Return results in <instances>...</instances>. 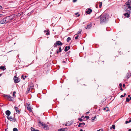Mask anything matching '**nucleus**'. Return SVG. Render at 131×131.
Wrapping results in <instances>:
<instances>
[{
    "label": "nucleus",
    "instance_id": "nucleus-56",
    "mask_svg": "<svg viewBox=\"0 0 131 131\" xmlns=\"http://www.w3.org/2000/svg\"><path fill=\"white\" fill-rule=\"evenodd\" d=\"M125 85L124 84H123V87H125Z\"/></svg>",
    "mask_w": 131,
    "mask_h": 131
},
{
    "label": "nucleus",
    "instance_id": "nucleus-59",
    "mask_svg": "<svg viewBox=\"0 0 131 131\" xmlns=\"http://www.w3.org/2000/svg\"><path fill=\"white\" fill-rule=\"evenodd\" d=\"M62 130L61 129H59L58 130V131H61V130Z\"/></svg>",
    "mask_w": 131,
    "mask_h": 131
},
{
    "label": "nucleus",
    "instance_id": "nucleus-28",
    "mask_svg": "<svg viewBox=\"0 0 131 131\" xmlns=\"http://www.w3.org/2000/svg\"><path fill=\"white\" fill-rule=\"evenodd\" d=\"M130 101V99L128 97L126 98V101L127 102H129Z\"/></svg>",
    "mask_w": 131,
    "mask_h": 131
},
{
    "label": "nucleus",
    "instance_id": "nucleus-8",
    "mask_svg": "<svg viewBox=\"0 0 131 131\" xmlns=\"http://www.w3.org/2000/svg\"><path fill=\"white\" fill-rule=\"evenodd\" d=\"M42 126H43V128L47 130L48 129V126L46 124L42 123Z\"/></svg>",
    "mask_w": 131,
    "mask_h": 131
},
{
    "label": "nucleus",
    "instance_id": "nucleus-4",
    "mask_svg": "<svg viewBox=\"0 0 131 131\" xmlns=\"http://www.w3.org/2000/svg\"><path fill=\"white\" fill-rule=\"evenodd\" d=\"M14 80L15 83H18L20 81V78L18 77H16L15 76H14Z\"/></svg>",
    "mask_w": 131,
    "mask_h": 131
},
{
    "label": "nucleus",
    "instance_id": "nucleus-18",
    "mask_svg": "<svg viewBox=\"0 0 131 131\" xmlns=\"http://www.w3.org/2000/svg\"><path fill=\"white\" fill-rule=\"evenodd\" d=\"M115 126L114 124H113L112 125V126H111L110 128V129H112V128L113 129H115Z\"/></svg>",
    "mask_w": 131,
    "mask_h": 131
},
{
    "label": "nucleus",
    "instance_id": "nucleus-10",
    "mask_svg": "<svg viewBox=\"0 0 131 131\" xmlns=\"http://www.w3.org/2000/svg\"><path fill=\"white\" fill-rule=\"evenodd\" d=\"M5 113L7 116H9L11 114V112L10 111L7 110L6 111Z\"/></svg>",
    "mask_w": 131,
    "mask_h": 131
},
{
    "label": "nucleus",
    "instance_id": "nucleus-26",
    "mask_svg": "<svg viewBox=\"0 0 131 131\" xmlns=\"http://www.w3.org/2000/svg\"><path fill=\"white\" fill-rule=\"evenodd\" d=\"M58 50L59 51V52H60L61 51L62 49H61V46H60L59 47Z\"/></svg>",
    "mask_w": 131,
    "mask_h": 131
},
{
    "label": "nucleus",
    "instance_id": "nucleus-1",
    "mask_svg": "<svg viewBox=\"0 0 131 131\" xmlns=\"http://www.w3.org/2000/svg\"><path fill=\"white\" fill-rule=\"evenodd\" d=\"M109 17V15L107 13H105L103 15H101L98 18H100V23H105L108 21Z\"/></svg>",
    "mask_w": 131,
    "mask_h": 131
},
{
    "label": "nucleus",
    "instance_id": "nucleus-32",
    "mask_svg": "<svg viewBox=\"0 0 131 131\" xmlns=\"http://www.w3.org/2000/svg\"><path fill=\"white\" fill-rule=\"evenodd\" d=\"M16 92L15 91H14L13 94V96H15V94L16 93Z\"/></svg>",
    "mask_w": 131,
    "mask_h": 131
},
{
    "label": "nucleus",
    "instance_id": "nucleus-54",
    "mask_svg": "<svg viewBox=\"0 0 131 131\" xmlns=\"http://www.w3.org/2000/svg\"><path fill=\"white\" fill-rule=\"evenodd\" d=\"M77 0H73V2H75L77 1Z\"/></svg>",
    "mask_w": 131,
    "mask_h": 131
},
{
    "label": "nucleus",
    "instance_id": "nucleus-30",
    "mask_svg": "<svg viewBox=\"0 0 131 131\" xmlns=\"http://www.w3.org/2000/svg\"><path fill=\"white\" fill-rule=\"evenodd\" d=\"M31 131H35V129L34 128H33L32 127H31Z\"/></svg>",
    "mask_w": 131,
    "mask_h": 131
},
{
    "label": "nucleus",
    "instance_id": "nucleus-38",
    "mask_svg": "<svg viewBox=\"0 0 131 131\" xmlns=\"http://www.w3.org/2000/svg\"><path fill=\"white\" fill-rule=\"evenodd\" d=\"M78 13H76L75 14V15H78V17L79 16H80V15L79 14H78Z\"/></svg>",
    "mask_w": 131,
    "mask_h": 131
},
{
    "label": "nucleus",
    "instance_id": "nucleus-60",
    "mask_svg": "<svg viewBox=\"0 0 131 131\" xmlns=\"http://www.w3.org/2000/svg\"><path fill=\"white\" fill-rule=\"evenodd\" d=\"M2 8V7L0 5V9Z\"/></svg>",
    "mask_w": 131,
    "mask_h": 131
},
{
    "label": "nucleus",
    "instance_id": "nucleus-51",
    "mask_svg": "<svg viewBox=\"0 0 131 131\" xmlns=\"http://www.w3.org/2000/svg\"><path fill=\"white\" fill-rule=\"evenodd\" d=\"M128 121L129 122V123L131 122V118L130 119L129 121Z\"/></svg>",
    "mask_w": 131,
    "mask_h": 131
},
{
    "label": "nucleus",
    "instance_id": "nucleus-5",
    "mask_svg": "<svg viewBox=\"0 0 131 131\" xmlns=\"http://www.w3.org/2000/svg\"><path fill=\"white\" fill-rule=\"evenodd\" d=\"M26 108L28 111H29L30 112H31L32 111V108H31L30 106V105L29 103H27L26 104Z\"/></svg>",
    "mask_w": 131,
    "mask_h": 131
},
{
    "label": "nucleus",
    "instance_id": "nucleus-3",
    "mask_svg": "<svg viewBox=\"0 0 131 131\" xmlns=\"http://www.w3.org/2000/svg\"><path fill=\"white\" fill-rule=\"evenodd\" d=\"M33 88V85H32V84L31 86H28L27 89V90L26 92V94H28L29 92H30L31 89H32Z\"/></svg>",
    "mask_w": 131,
    "mask_h": 131
},
{
    "label": "nucleus",
    "instance_id": "nucleus-17",
    "mask_svg": "<svg viewBox=\"0 0 131 131\" xmlns=\"http://www.w3.org/2000/svg\"><path fill=\"white\" fill-rule=\"evenodd\" d=\"M6 69L5 68V66H0V69L2 70L3 71L4 70Z\"/></svg>",
    "mask_w": 131,
    "mask_h": 131
},
{
    "label": "nucleus",
    "instance_id": "nucleus-57",
    "mask_svg": "<svg viewBox=\"0 0 131 131\" xmlns=\"http://www.w3.org/2000/svg\"><path fill=\"white\" fill-rule=\"evenodd\" d=\"M106 108H108V109L107 110H106V111L107 112L109 110L108 109V108H107V107H106Z\"/></svg>",
    "mask_w": 131,
    "mask_h": 131
},
{
    "label": "nucleus",
    "instance_id": "nucleus-40",
    "mask_svg": "<svg viewBox=\"0 0 131 131\" xmlns=\"http://www.w3.org/2000/svg\"><path fill=\"white\" fill-rule=\"evenodd\" d=\"M39 123L40 124H41V125H42V123H44L43 122H41V121H39Z\"/></svg>",
    "mask_w": 131,
    "mask_h": 131
},
{
    "label": "nucleus",
    "instance_id": "nucleus-47",
    "mask_svg": "<svg viewBox=\"0 0 131 131\" xmlns=\"http://www.w3.org/2000/svg\"><path fill=\"white\" fill-rule=\"evenodd\" d=\"M124 95H121V96L120 97L121 98H122L124 97Z\"/></svg>",
    "mask_w": 131,
    "mask_h": 131
},
{
    "label": "nucleus",
    "instance_id": "nucleus-50",
    "mask_svg": "<svg viewBox=\"0 0 131 131\" xmlns=\"http://www.w3.org/2000/svg\"><path fill=\"white\" fill-rule=\"evenodd\" d=\"M22 78V79H23V80H24L25 79V77H24L23 75H22L21 77Z\"/></svg>",
    "mask_w": 131,
    "mask_h": 131
},
{
    "label": "nucleus",
    "instance_id": "nucleus-22",
    "mask_svg": "<svg viewBox=\"0 0 131 131\" xmlns=\"http://www.w3.org/2000/svg\"><path fill=\"white\" fill-rule=\"evenodd\" d=\"M13 117H12L11 120H12V121H13V122H15L16 121V119L15 118H12Z\"/></svg>",
    "mask_w": 131,
    "mask_h": 131
},
{
    "label": "nucleus",
    "instance_id": "nucleus-46",
    "mask_svg": "<svg viewBox=\"0 0 131 131\" xmlns=\"http://www.w3.org/2000/svg\"><path fill=\"white\" fill-rule=\"evenodd\" d=\"M103 129H100L99 130H97V131H103Z\"/></svg>",
    "mask_w": 131,
    "mask_h": 131
},
{
    "label": "nucleus",
    "instance_id": "nucleus-21",
    "mask_svg": "<svg viewBox=\"0 0 131 131\" xmlns=\"http://www.w3.org/2000/svg\"><path fill=\"white\" fill-rule=\"evenodd\" d=\"M96 116H94V117H92V122H93L94 120L96 119Z\"/></svg>",
    "mask_w": 131,
    "mask_h": 131
},
{
    "label": "nucleus",
    "instance_id": "nucleus-52",
    "mask_svg": "<svg viewBox=\"0 0 131 131\" xmlns=\"http://www.w3.org/2000/svg\"><path fill=\"white\" fill-rule=\"evenodd\" d=\"M70 51H69L67 52V54H69V53L70 52Z\"/></svg>",
    "mask_w": 131,
    "mask_h": 131
},
{
    "label": "nucleus",
    "instance_id": "nucleus-23",
    "mask_svg": "<svg viewBox=\"0 0 131 131\" xmlns=\"http://www.w3.org/2000/svg\"><path fill=\"white\" fill-rule=\"evenodd\" d=\"M7 118L8 119L10 120L11 121H12V120H11L12 117H10L9 116H7Z\"/></svg>",
    "mask_w": 131,
    "mask_h": 131
},
{
    "label": "nucleus",
    "instance_id": "nucleus-63",
    "mask_svg": "<svg viewBox=\"0 0 131 131\" xmlns=\"http://www.w3.org/2000/svg\"><path fill=\"white\" fill-rule=\"evenodd\" d=\"M128 131H131V129H129L128 130Z\"/></svg>",
    "mask_w": 131,
    "mask_h": 131
},
{
    "label": "nucleus",
    "instance_id": "nucleus-37",
    "mask_svg": "<svg viewBox=\"0 0 131 131\" xmlns=\"http://www.w3.org/2000/svg\"><path fill=\"white\" fill-rule=\"evenodd\" d=\"M78 37H79L78 35H77L75 37V39H77L78 38Z\"/></svg>",
    "mask_w": 131,
    "mask_h": 131
},
{
    "label": "nucleus",
    "instance_id": "nucleus-43",
    "mask_svg": "<svg viewBox=\"0 0 131 131\" xmlns=\"http://www.w3.org/2000/svg\"><path fill=\"white\" fill-rule=\"evenodd\" d=\"M129 123V122L128 121V120H127V121H125V123L126 124H127L128 123Z\"/></svg>",
    "mask_w": 131,
    "mask_h": 131
},
{
    "label": "nucleus",
    "instance_id": "nucleus-27",
    "mask_svg": "<svg viewBox=\"0 0 131 131\" xmlns=\"http://www.w3.org/2000/svg\"><path fill=\"white\" fill-rule=\"evenodd\" d=\"M78 120L80 122H81L83 121L82 119V118H78Z\"/></svg>",
    "mask_w": 131,
    "mask_h": 131
},
{
    "label": "nucleus",
    "instance_id": "nucleus-16",
    "mask_svg": "<svg viewBox=\"0 0 131 131\" xmlns=\"http://www.w3.org/2000/svg\"><path fill=\"white\" fill-rule=\"evenodd\" d=\"M67 123L68 124V126H69L72 125L73 123V122L72 121H68L67 122Z\"/></svg>",
    "mask_w": 131,
    "mask_h": 131
},
{
    "label": "nucleus",
    "instance_id": "nucleus-24",
    "mask_svg": "<svg viewBox=\"0 0 131 131\" xmlns=\"http://www.w3.org/2000/svg\"><path fill=\"white\" fill-rule=\"evenodd\" d=\"M13 131H18L17 129L16 128H14L13 129Z\"/></svg>",
    "mask_w": 131,
    "mask_h": 131
},
{
    "label": "nucleus",
    "instance_id": "nucleus-29",
    "mask_svg": "<svg viewBox=\"0 0 131 131\" xmlns=\"http://www.w3.org/2000/svg\"><path fill=\"white\" fill-rule=\"evenodd\" d=\"M16 112L18 113H19L20 112V111L19 110H18L16 111Z\"/></svg>",
    "mask_w": 131,
    "mask_h": 131
},
{
    "label": "nucleus",
    "instance_id": "nucleus-35",
    "mask_svg": "<svg viewBox=\"0 0 131 131\" xmlns=\"http://www.w3.org/2000/svg\"><path fill=\"white\" fill-rule=\"evenodd\" d=\"M9 101H13V100L12 99V97H11L10 96V98H9Z\"/></svg>",
    "mask_w": 131,
    "mask_h": 131
},
{
    "label": "nucleus",
    "instance_id": "nucleus-2",
    "mask_svg": "<svg viewBox=\"0 0 131 131\" xmlns=\"http://www.w3.org/2000/svg\"><path fill=\"white\" fill-rule=\"evenodd\" d=\"M63 44V43H61L60 41H57L54 44L53 46L54 47H57V46H59L60 45L61 46Z\"/></svg>",
    "mask_w": 131,
    "mask_h": 131
},
{
    "label": "nucleus",
    "instance_id": "nucleus-9",
    "mask_svg": "<svg viewBox=\"0 0 131 131\" xmlns=\"http://www.w3.org/2000/svg\"><path fill=\"white\" fill-rule=\"evenodd\" d=\"M5 18L6 19V21H7V23L11 21L10 20V17H9V16H7L5 17Z\"/></svg>",
    "mask_w": 131,
    "mask_h": 131
},
{
    "label": "nucleus",
    "instance_id": "nucleus-49",
    "mask_svg": "<svg viewBox=\"0 0 131 131\" xmlns=\"http://www.w3.org/2000/svg\"><path fill=\"white\" fill-rule=\"evenodd\" d=\"M119 86L121 87H122V84L121 83H120L119 84Z\"/></svg>",
    "mask_w": 131,
    "mask_h": 131
},
{
    "label": "nucleus",
    "instance_id": "nucleus-12",
    "mask_svg": "<svg viewBox=\"0 0 131 131\" xmlns=\"http://www.w3.org/2000/svg\"><path fill=\"white\" fill-rule=\"evenodd\" d=\"M70 49V47L69 46H66L65 47V49H64V51L65 52H66L67 51H68Z\"/></svg>",
    "mask_w": 131,
    "mask_h": 131
},
{
    "label": "nucleus",
    "instance_id": "nucleus-61",
    "mask_svg": "<svg viewBox=\"0 0 131 131\" xmlns=\"http://www.w3.org/2000/svg\"><path fill=\"white\" fill-rule=\"evenodd\" d=\"M84 117V116H82L81 117V118H82L83 117Z\"/></svg>",
    "mask_w": 131,
    "mask_h": 131
},
{
    "label": "nucleus",
    "instance_id": "nucleus-14",
    "mask_svg": "<svg viewBox=\"0 0 131 131\" xmlns=\"http://www.w3.org/2000/svg\"><path fill=\"white\" fill-rule=\"evenodd\" d=\"M125 17H126L127 18H128L130 16V14H129L128 13H126L124 14Z\"/></svg>",
    "mask_w": 131,
    "mask_h": 131
},
{
    "label": "nucleus",
    "instance_id": "nucleus-13",
    "mask_svg": "<svg viewBox=\"0 0 131 131\" xmlns=\"http://www.w3.org/2000/svg\"><path fill=\"white\" fill-rule=\"evenodd\" d=\"M92 11V10L90 8H89L88 10L86 11V13L87 14H89Z\"/></svg>",
    "mask_w": 131,
    "mask_h": 131
},
{
    "label": "nucleus",
    "instance_id": "nucleus-25",
    "mask_svg": "<svg viewBox=\"0 0 131 131\" xmlns=\"http://www.w3.org/2000/svg\"><path fill=\"white\" fill-rule=\"evenodd\" d=\"M59 52H59V51L58 50V49L56 51V53H55V54L57 55H58L59 53Z\"/></svg>",
    "mask_w": 131,
    "mask_h": 131
},
{
    "label": "nucleus",
    "instance_id": "nucleus-33",
    "mask_svg": "<svg viewBox=\"0 0 131 131\" xmlns=\"http://www.w3.org/2000/svg\"><path fill=\"white\" fill-rule=\"evenodd\" d=\"M125 4L127 6H129L130 5V4H129V3H128V2L126 3H125Z\"/></svg>",
    "mask_w": 131,
    "mask_h": 131
},
{
    "label": "nucleus",
    "instance_id": "nucleus-11",
    "mask_svg": "<svg viewBox=\"0 0 131 131\" xmlns=\"http://www.w3.org/2000/svg\"><path fill=\"white\" fill-rule=\"evenodd\" d=\"M9 16L10 17V20H12L14 19V17L15 16V14Z\"/></svg>",
    "mask_w": 131,
    "mask_h": 131
},
{
    "label": "nucleus",
    "instance_id": "nucleus-31",
    "mask_svg": "<svg viewBox=\"0 0 131 131\" xmlns=\"http://www.w3.org/2000/svg\"><path fill=\"white\" fill-rule=\"evenodd\" d=\"M102 2H100V4L99 5V7H100V8H101V7L102 6Z\"/></svg>",
    "mask_w": 131,
    "mask_h": 131
},
{
    "label": "nucleus",
    "instance_id": "nucleus-7",
    "mask_svg": "<svg viewBox=\"0 0 131 131\" xmlns=\"http://www.w3.org/2000/svg\"><path fill=\"white\" fill-rule=\"evenodd\" d=\"M92 26V23H88L87 25V26L85 27V28L86 29H89Z\"/></svg>",
    "mask_w": 131,
    "mask_h": 131
},
{
    "label": "nucleus",
    "instance_id": "nucleus-34",
    "mask_svg": "<svg viewBox=\"0 0 131 131\" xmlns=\"http://www.w3.org/2000/svg\"><path fill=\"white\" fill-rule=\"evenodd\" d=\"M85 117L86 118V120L88 119L89 118V117L88 116H85Z\"/></svg>",
    "mask_w": 131,
    "mask_h": 131
},
{
    "label": "nucleus",
    "instance_id": "nucleus-45",
    "mask_svg": "<svg viewBox=\"0 0 131 131\" xmlns=\"http://www.w3.org/2000/svg\"><path fill=\"white\" fill-rule=\"evenodd\" d=\"M128 6V8H129V9H131V7L130 6V5Z\"/></svg>",
    "mask_w": 131,
    "mask_h": 131
},
{
    "label": "nucleus",
    "instance_id": "nucleus-64",
    "mask_svg": "<svg viewBox=\"0 0 131 131\" xmlns=\"http://www.w3.org/2000/svg\"><path fill=\"white\" fill-rule=\"evenodd\" d=\"M35 131H39L38 130H35Z\"/></svg>",
    "mask_w": 131,
    "mask_h": 131
},
{
    "label": "nucleus",
    "instance_id": "nucleus-53",
    "mask_svg": "<svg viewBox=\"0 0 131 131\" xmlns=\"http://www.w3.org/2000/svg\"><path fill=\"white\" fill-rule=\"evenodd\" d=\"M21 15L20 13H19L17 15V16H19Z\"/></svg>",
    "mask_w": 131,
    "mask_h": 131
},
{
    "label": "nucleus",
    "instance_id": "nucleus-19",
    "mask_svg": "<svg viewBox=\"0 0 131 131\" xmlns=\"http://www.w3.org/2000/svg\"><path fill=\"white\" fill-rule=\"evenodd\" d=\"M130 74H129V73H127L126 77L127 79H128L129 77H130L131 76Z\"/></svg>",
    "mask_w": 131,
    "mask_h": 131
},
{
    "label": "nucleus",
    "instance_id": "nucleus-44",
    "mask_svg": "<svg viewBox=\"0 0 131 131\" xmlns=\"http://www.w3.org/2000/svg\"><path fill=\"white\" fill-rule=\"evenodd\" d=\"M127 2L129 3H131V0H128Z\"/></svg>",
    "mask_w": 131,
    "mask_h": 131
},
{
    "label": "nucleus",
    "instance_id": "nucleus-55",
    "mask_svg": "<svg viewBox=\"0 0 131 131\" xmlns=\"http://www.w3.org/2000/svg\"><path fill=\"white\" fill-rule=\"evenodd\" d=\"M85 123L84 122H83L82 123V124L85 125Z\"/></svg>",
    "mask_w": 131,
    "mask_h": 131
},
{
    "label": "nucleus",
    "instance_id": "nucleus-48",
    "mask_svg": "<svg viewBox=\"0 0 131 131\" xmlns=\"http://www.w3.org/2000/svg\"><path fill=\"white\" fill-rule=\"evenodd\" d=\"M78 127H82V126H81V125H80V124H79L78 125Z\"/></svg>",
    "mask_w": 131,
    "mask_h": 131
},
{
    "label": "nucleus",
    "instance_id": "nucleus-41",
    "mask_svg": "<svg viewBox=\"0 0 131 131\" xmlns=\"http://www.w3.org/2000/svg\"><path fill=\"white\" fill-rule=\"evenodd\" d=\"M81 32V31H78V34H80Z\"/></svg>",
    "mask_w": 131,
    "mask_h": 131
},
{
    "label": "nucleus",
    "instance_id": "nucleus-42",
    "mask_svg": "<svg viewBox=\"0 0 131 131\" xmlns=\"http://www.w3.org/2000/svg\"><path fill=\"white\" fill-rule=\"evenodd\" d=\"M60 129H62L61 131H65V128H61Z\"/></svg>",
    "mask_w": 131,
    "mask_h": 131
},
{
    "label": "nucleus",
    "instance_id": "nucleus-36",
    "mask_svg": "<svg viewBox=\"0 0 131 131\" xmlns=\"http://www.w3.org/2000/svg\"><path fill=\"white\" fill-rule=\"evenodd\" d=\"M14 109H15V110L16 111L18 110V108L17 107H15Z\"/></svg>",
    "mask_w": 131,
    "mask_h": 131
},
{
    "label": "nucleus",
    "instance_id": "nucleus-62",
    "mask_svg": "<svg viewBox=\"0 0 131 131\" xmlns=\"http://www.w3.org/2000/svg\"><path fill=\"white\" fill-rule=\"evenodd\" d=\"M68 124H67V123H66V124H65V126H68Z\"/></svg>",
    "mask_w": 131,
    "mask_h": 131
},
{
    "label": "nucleus",
    "instance_id": "nucleus-20",
    "mask_svg": "<svg viewBox=\"0 0 131 131\" xmlns=\"http://www.w3.org/2000/svg\"><path fill=\"white\" fill-rule=\"evenodd\" d=\"M71 39V38L70 37H68L67 39V42H69Z\"/></svg>",
    "mask_w": 131,
    "mask_h": 131
},
{
    "label": "nucleus",
    "instance_id": "nucleus-6",
    "mask_svg": "<svg viewBox=\"0 0 131 131\" xmlns=\"http://www.w3.org/2000/svg\"><path fill=\"white\" fill-rule=\"evenodd\" d=\"M5 17L2 19L0 21V24L7 23V22Z\"/></svg>",
    "mask_w": 131,
    "mask_h": 131
},
{
    "label": "nucleus",
    "instance_id": "nucleus-15",
    "mask_svg": "<svg viewBox=\"0 0 131 131\" xmlns=\"http://www.w3.org/2000/svg\"><path fill=\"white\" fill-rule=\"evenodd\" d=\"M3 96L4 97H6L8 98V99H9L10 98V95H8L5 94L3 95Z\"/></svg>",
    "mask_w": 131,
    "mask_h": 131
},
{
    "label": "nucleus",
    "instance_id": "nucleus-58",
    "mask_svg": "<svg viewBox=\"0 0 131 131\" xmlns=\"http://www.w3.org/2000/svg\"><path fill=\"white\" fill-rule=\"evenodd\" d=\"M120 90H121L122 91H123V89L122 88V87L121 88Z\"/></svg>",
    "mask_w": 131,
    "mask_h": 131
},
{
    "label": "nucleus",
    "instance_id": "nucleus-39",
    "mask_svg": "<svg viewBox=\"0 0 131 131\" xmlns=\"http://www.w3.org/2000/svg\"><path fill=\"white\" fill-rule=\"evenodd\" d=\"M127 9V10H126V11H128L129 12H131V9H129L128 10H127V9Z\"/></svg>",
    "mask_w": 131,
    "mask_h": 131
}]
</instances>
